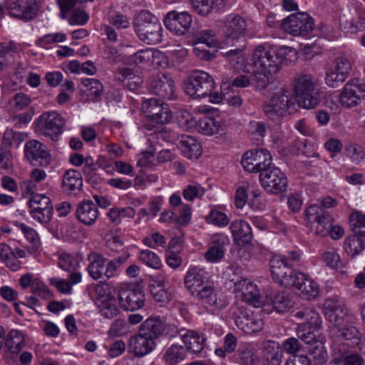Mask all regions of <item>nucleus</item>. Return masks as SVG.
<instances>
[{
    "mask_svg": "<svg viewBox=\"0 0 365 365\" xmlns=\"http://www.w3.org/2000/svg\"><path fill=\"white\" fill-rule=\"evenodd\" d=\"M204 194V188L197 183L187 185L182 192L183 197L188 201H192L195 198L201 197Z\"/></svg>",
    "mask_w": 365,
    "mask_h": 365,
    "instance_id": "obj_64",
    "label": "nucleus"
},
{
    "mask_svg": "<svg viewBox=\"0 0 365 365\" xmlns=\"http://www.w3.org/2000/svg\"><path fill=\"white\" fill-rule=\"evenodd\" d=\"M197 128L202 134L207 135H212L219 130V125L215 119L208 117L200 118L197 122Z\"/></svg>",
    "mask_w": 365,
    "mask_h": 365,
    "instance_id": "obj_56",
    "label": "nucleus"
},
{
    "mask_svg": "<svg viewBox=\"0 0 365 365\" xmlns=\"http://www.w3.org/2000/svg\"><path fill=\"white\" fill-rule=\"evenodd\" d=\"M175 88L174 81L170 76L165 73H159L153 76L149 86L150 93L168 100L175 98Z\"/></svg>",
    "mask_w": 365,
    "mask_h": 365,
    "instance_id": "obj_20",
    "label": "nucleus"
},
{
    "mask_svg": "<svg viewBox=\"0 0 365 365\" xmlns=\"http://www.w3.org/2000/svg\"><path fill=\"white\" fill-rule=\"evenodd\" d=\"M155 346V341L138 331L137 334L131 336L129 339L128 351L135 357L141 358L150 353Z\"/></svg>",
    "mask_w": 365,
    "mask_h": 365,
    "instance_id": "obj_24",
    "label": "nucleus"
},
{
    "mask_svg": "<svg viewBox=\"0 0 365 365\" xmlns=\"http://www.w3.org/2000/svg\"><path fill=\"white\" fill-rule=\"evenodd\" d=\"M273 309L278 313H284L294 305L292 296L286 291L276 292L271 301Z\"/></svg>",
    "mask_w": 365,
    "mask_h": 365,
    "instance_id": "obj_41",
    "label": "nucleus"
},
{
    "mask_svg": "<svg viewBox=\"0 0 365 365\" xmlns=\"http://www.w3.org/2000/svg\"><path fill=\"white\" fill-rule=\"evenodd\" d=\"M231 311L237 327L244 332H257L262 329L263 322L262 320L245 315L241 308L232 307Z\"/></svg>",
    "mask_w": 365,
    "mask_h": 365,
    "instance_id": "obj_26",
    "label": "nucleus"
},
{
    "mask_svg": "<svg viewBox=\"0 0 365 365\" xmlns=\"http://www.w3.org/2000/svg\"><path fill=\"white\" fill-rule=\"evenodd\" d=\"M206 222L218 227H225L229 224L230 220L227 215L215 209H212L205 217Z\"/></svg>",
    "mask_w": 365,
    "mask_h": 365,
    "instance_id": "obj_59",
    "label": "nucleus"
},
{
    "mask_svg": "<svg viewBox=\"0 0 365 365\" xmlns=\"http://www.w3.org/2000/svg\"><path fill=\"white\" fill-rule=\"evenodd\" d=\"M293 102L289 92L287 90H281L275 93L270 101L263 106V110L266 116L272 120L284 116L292 113L294 108Z\"/></svg>",
    "mask_w": 365,
    "mask_h": 365,
    "instance_id": "obj_10",
    "label": "nucleus"
},
{
    "mask_svg": "<svg viewBox=\"0 0 365 365\" xmlns=\"http://www.w3.org/2000/svg\"><path fill=\"white\" fill-rule=\"evenodd\" d=\"M98 210L91 200H83L80 202L76 210V215L77 219L82 224L86 226H92L94 225L98 217Z\"/></svg>",
    "mask_w": 365,
    "mask_h": 365,
    "instance_id": "obj_28",
    "label": "nucleus"
},
{
    "mask_svg": "<svg viewBox=\"0 0 365 365\" xmlns=\"http://www.w3.org/2000/svg\"><path fill=\"white\" fill-rule=\"evenodd\" d=\"M6 9L11 16L23 21H29L36 16V0H8Z\"/></svg>",
    "mask_w": 365,
    "mask_h": 365,
    "instance_id": "obj_19",
    "label": "nucleus"
},
{
    "mask_svg": "<svg viewBox=\"0 0 365 365\" xmlns=\"http://www.w3.org/2000/svg\"><path fill=\"white\" fill-rule=\"evenodd\" d=\"M324 307L329 311L326 313L329 321L333 323L337 330L347 324L349 310L341 302L329 299L326 300Z\"/></svg>",
    "mask_w": 365,
    "mask_h": 365,
    "instance_id": "obj_21",
    "label": "nucleus"
},
{
    "mask_svg": "<svg viewBox=\"0 0 365 365\" xmlns=\"http://www.w3.org/2000/svg\"><path fill=\"white\" fill-rule=\"evenodd\" d=\"M364 96V82L359 78H353L345 84L340 95L339 102L346 108H352L357 106Z\"/></svg>",
    "mask_w": 365,
    "mask_h": 365,
    "instance_id": "obj_15",
    "label": "nucleus"
},
{
    "mask_svg": "<svg viewBox=\"0 0 365 365\" xmlns=\"http://www.w3.org/2000/svg\"><path fill=\"white\" fill-rule=\"evenodd\" d=\"M58 264L60 268L67 272H72L79 266L78 259L67 252H63L59 255Z\"/></svg>",
    "mask_w": 365,
    "mask_h": 365,
    "instance_id": "obj_58",
    "label": "nucleus"
},
{
    "mask_svg": "<svg viewBox=\"0 0 365 365\" xmlns=\"http://www.w3.org/2000/svg\"><path fill=\"white\" fill-rule=\"evenodd\" d=\"M274 73H268L259 69H255L252 77V81L256 84V87L259 90H264L271 82L272 76Z\"/></svg>",
    "mask_w": 365,
    "mask_h": 365,
    "instance_id": "obj_60",
    "label": "nucleus"
},
{
    "mask_svg": "<svg viewBox=\"0 0 365 365\" xmlns=\"http://www.w3.org/2000/svg\"><path fill=\"white\" fill-rule=\"evenodd\" d=\"M163 22L165 26L171 32L177 36H183L189 31L192 19L186 11H171L165 15Z\"/></svg>",
    "mask_w": 365,
    "mask_h": 365,
    "instance_id": "obj_18",
    "label": "nucleus"
},
{
    "mask_svg": "<svg viewBox=\"0 0 365 365\" xmlns=\"http://www.w3.org/2000/svg\"><path fill=\"white\" fill-rule=\"evenodd\" d=\"M61 187L63 192L68 195H77L83 187L81 174L76 170H68L63 174Z\"/></svg>",
    "mask_w": 365,
    "mask_h": 365,
    "instance_id": "obj_30",
    "label": "nucleus"
},
{
    "mask_svg": "<svg viewBox=\"0 0 365 365\" xmlns=\"http://www.w3.org/2000/svg\"><path fill=\"white\" fill-rule=\"evenodd\" d=\"M307 344V352L309 365H322L328 360V354L324 344L317 337Z\"/></svg>",
    "mask_w": 365,
    "mask_h": 365,
    "instance_id": "obj_33",
    "label": "nucleus"
},
{
    "mask_svg": "<svg viewBox=\"0 0 365 365\" xmlns=\"http://www.w3.org/2000/svg\"><path fill=\"white\" fill-rule=\"evenodd\" d=\"M118 299L120 307L128 312L140 309L145 305L144 293L139 289L121 286L118 290Z\"/></svg>",
    "mask_w": 365,
    "mask_h": 365,
    "instance_id": "obj_17",
    "label": "nucleus"
},
{
    "mask_svg": "<svg viewBox=\"0 0 365 365\" xmlns=\"http://www.w3.org/2000/svg\"><path fill=\"white\" fill-rule=\"evenodd\" d=\"M130 256V253L125 251L118 257L109 260L106 264L104 272L106 278L110 279L116 276L120 271L121 267L128 261Z\"/></svg>",
    "mask_w": 365,
    "mask_h": 365,
    "instance_id": "obj_43",
    "label": "nucleus"
},
{
    "mask_svg": "<svg viewBox=\"0 0 365 365\" xmlns=\"http://www.w3.org/2000/svg\"><path fill=\"white\" fill-rule=\"evenodd\" d=\"M183 155L188 159H197L202 154V146L194 138L181 135L177 143Z\"/></svg>",
    "mask_w": 365,
    "mask_h": 365,
    "instance_id": "obj_35",
    "label": "nucleus"
},
{
    "mask_svg": "<svg viewBox=\"0 0 365 365\" xmlns=\"http://www.w3.org/2000/svg\"><path fill=\"white\" fill-rule=\"evenodd\" d=\"M293 93L299 106L312 109L321 101L317 81L311 74L300 73L296 74L292 81Z\"/></svg>",
    "mask_w": 365,
    "mask_h": 365,
    "instance_id": "obj_3",
    "label": "nucleus"
},
{
    "mask_svg": "<svg viewBox=\"0 0 365 365\" xmlns=\"http://www.w3.org/2000/svg\"><path fill=\"white\" fill-rule=\"evenodd\" d=\"M250 189L248 182H242L237 188L235 196V205L237 208L242 209L247 201V192Z\"/></svg>",
    "mask_w": 365,
    "mask_h": 365,
    "instance_id": "obj_62",
    "label": "nucleus"
},
{
    "mask_svg": "<svg viewBox=\"0 0 365 365\" xmlns=\"http://www.w3.org/2000/svg\"><path fill=\"white\" fill-rule=\"evenodd\" d=\"M192 8L200 16H205L211 13L219 0H190Z\"/></svg>",
    "mask_w": 365,
    "mask_h": 365,
    "instance_id": "obj_53",
    "label": "nucleus"
},
{
    "mask_svg": "<svg viewBox=\"0 0 365 365\" xmlns=\"http://www.w3.org/2000/svg\"><path fill=\"white\" fill-rule=\"evenodd\" d=\"M349 227L353 234L365 237V215L359 212L349 216Z\"/></svg>",
    "mask_w": 365,
    "mask_h": 365,
    "instance_id": "obj_50",
    "label": "nucleus"
},
{
    "mask_svg": "<svg viewBox=\"0 0 365 365\" xmlns=\"http://www.w3.org/2000/svg\"><path fill=\"white\" fill-rule=\"evenodd\" d=\"M26 137V135L22 132H16L7 128L4 133L1 145L9 149L13 146L18 148Z\"/></svg>",
    "mask_w": 365,
    "mask_h": 365,
    "instance_id": "obj_48",
    "label": "nucleus"
},
{
    "mask_svg": "<svg viewBox=\"0 0 365 365\" xmlns=\"http://www.w3.org/2000/svg\"><path fill=\"white\" fill-rule=\"evenodd\" d=\"M340 23L351 32H357L365 29V9L354 8L340 17Z\"/></svg>",
    "mask_w": 365,
    "mask_h": 365,
    "instance_id": "obj_27",
    "label": "nucleus"
},
{
    "mask_svg": "<svg viewBox=\"0 0 365 365\" xmlns=\"http://www.w3.org/2000/svg\"><path fill=\"white\" fill-rule=\"evenodd\" d=\"M193 42L204 44L209 48L215 47L217 43L215 31L212 29L197 31L193 35Z\"/></svg>",
    "mask_w": 365,
    "mask_h": 365,
    "instance_id": "obj_49",
    "label": "nucleus"
},
{
    "mask_svg": "<svg viewBox=\"0 0 365 365\" xmlns=\"http://www.w3.org/2000/svg\"><path fill=\"white\" fill-rule=\"evenodd\" d=\"M259 181L267 192L274 194L286 191L288 183L285 174L272 164L259 174Z\"/></svg>",
    "mask_w": 365,
    "mask_h": 365,
    "instance_id": "obj_13",
    "label": "nucleus"
},
{
    "mask_svg": "<svg viewBox=\"0 0 365 365\" xmlns=\"http://www.w3.org/2000/svg\"><path fill=\"white\" fill-rule=\"evenodd\" d=\"M165 329V324L160 317H150L140 324L138 331L155 341Z\"/></svg>",
    "mask_w": 365,
    "mask_h": 365,
    "instance_id": "obj_31",
    "label": "nucleus"
},
{
    "mask_svg": "<svg viewBox=\"0 0 365 365\" xmlns=\"http://www.w3.org/2000/svg\"><path fill=\"white\" fill-rule=\"evenodd\" d=\"M344 152L353 162L358 164L365 158L364 148L356 143H349L345 146Z\"/></svg>",
    "mask_w": 365,
    "mask_h": 365,
    "instance_id": "obj_57",
    "label": "nucleus"
},
{
    "mask_svg": "<svg viewBox=\"0 0 365 365\" xmlns=\"http://www.w3.org/2000/svg\"><path fill=\"white\" fill-rule=\"evenodd\" d=\"M155 130L154 131L155 135L158 139H162L163 141L174 143L178 141L180 135H177L174 132L163 125H156Z\"/></svg>",
    "mask_w": 365,
    "mask_h": 365,
    "instance_id": "obj_63",
    "label": "nucleus"
},
{
    "mask_svg": "<svg viewBox=\"0 0 365 365\" xmlns=\"http://www.w3.org/2000/svg\"><path fill=\"white\" fill-rule=\"evenodd\" d=\"M191 295L195 299L209 306H215L217 304V292L215 291L214 282L212 281L209 280Z\"/></svg>",
    "mask_w": 365,
    "mask_h": 365,
    "instance_id": "obj_38",
    "label": "nucleus"
},
{
    "mask_svg": "<svg viewBox=\"0 0 365 365\" xmlns=\"http://www.w3.org/2000/svg\"><path fill=\"white\" fill-rule=\"evenodd\" d=\"M338 336L346 341H349L353 346L360 344L361 342V334L359 330L353 325L346 324L337 330Z\"/></svg>",
    "mask_w": 365,
    "mask_h": 365,
    "instance_id": "obj_47",
    "label": "nucleus"
},
{
    "mask_svg": "<svg viewBox=\"0 0 365 365\" xmlns=\"http://www.w3.org/2000/svg\"><path fill=\"white\" fill-rule=\"evenodd\" d=\"M234 241L239 245H249L253 237L250 225L243 220H235L230 226Z\"/></svg>",
    "mask_w": 365,
    "mask_h": 365,
    "instance_id": "obj_29",
    "label": "nucleus"
},
{
    "mask_svg": "<svg viewBox=\"0 0 365 365\" xmlns=\"http://www.w3.org/2000/svg\"><path fill=\"white\" fill-rule=\"evenodd\" d=\"M235 285V291L238 292L242 300L249 304L258 307L261 304L260 292L257 286L247 279H242L235 281L232 279Z\"/></svg>",
    "mask_w": 365,
    "mask_h": 365,
    "instance_id": "obj_22",
    "label": "nucleus"
},
{
    "mask_svg": "<svg viewBox=\"0 0 365 365\" xmlns=\"http://www.w3.org/2000/svg\"><path fill=\"white\" fill-rule=\"evenodd\" d=\"M29 208H41L53 210L51 200L48 197L43 194H36L33 195L29 202Z\"/></svg>",
    "mask_w": 365,
    "mask_h": 365,
    "instance_id": "obj_61",
    "label": "nucleus"
},
{
    "mask_svg": "<svg viewBox=\"0 0 365 365\" xmlns=\"http://www.w3.org/2000/svg\"><path fill=\"white\" fill-rule=\"evenodd\" d=\"M187 351L182 345L173 344L163 354V358L168 365H178L186 359Z\"/></svg>",
    "mask_w": 365,
    "mask_h": 365,
    "instance_id": "obj_39",
    "label": "nucleus"
},
{
    "mask_svg": "<svg viewBox=\"0 0 365 365\" xmlns=\"http://www.w3.org/2000/svg\"><path fill=\"white\" fill-rule=\"evenodd\" d=\"M88 260L89 264L87 270L90 277L94 280L102 278L104 276L107 259L102 254L93 252L88 255Z\"/></svg>",
    "mask_w": 365,
    "mask_h": 365,
    "instance_id": "obj_37",
    "label": "nucleus"
},
{
    "mask_svg": "<svg viewBox=\"0 0 365 365\" xmlns=\"http://www.w3.org/2000/svg\"><path fill=\"white\" fill-rule=\"evenodd\" d=\"M24 344L25 340L23 334L16 329L11 330L5 339V346L12 354L19 353Z\"/></svg>",
    "mask_w": 365,
    "mask_h": 365,
    "instance_id": "obj_44",
    "label": "nucleus"
},
{
    "mask_svg": "<svg viewBox=\"0 0 365 365\" xmlns=\"http://www.w3.org/2000/svg\"><path fill=\"white\" fill-rule=\"evenodd\" d=\"M225 36L231 39H237L244 36L247 30V23L239 14H230L219 21Z\"/></svg>",
    "mask_w": 365,
    "mask_h": 365,
    "instance_id": "obj_23",
    "label": "nucleus"
},
{
    "mask_svg": "<svg viewBox=\"0 0 365 365\" xmlns=\"http://www.w3.org/2000/svg\"><path fill=\"white\" fill-rule=\"evenodd\" d=\"M262 354L265 365L281 364L283 353L279 343L274 341H264Z\"/></svg>",
    "mask_w": 365,
    "mask_h": 365,
    "instance_id": "obj_36",
    "label": "nucleus"
},
{
    "mask_svg": "<svg viewBox=\"0 0 365 365\" xmlns=\"http://www.w3.org/2000/svg\"><path fill=\"white\" fill-rule=\"evenodd\" d=\"M133 24L135 32L140 41L149 45L161 42L160 22L150 11H141L135 16Z\"/></svg>",
    "mask_w": 365,
    "mask_h": 365,
    "instance_id": "obj_4",
    "label": "nucleus"
},
{
    "mask_svg": "<svg viewBox=\"0 0 365 365\" xmlns=\"http://www.w3.org/2000/svg\"><path fill=\"white\" fill-rule=\"evenodd\" d=\"M363 237L352 234L348 236L344 242V250L348 255L354 257L359 255L365 247Z\"/></svg>",
    "mask_w": 365,
    "mask_h": 365,
    "instance_id": "obj_45",
    "label": "nucleus"
},
{
    "mask_svg": "<svg viewBox=\"0 0 365 365\" xmlns=\"http://www.w3.org/2000/svg\"><path fill=\"white\" fill-rule=\"evenodd\" d=\"M287 55L296 58L297 52L290 47L274 51L267 49L264 45H258L252 52L251 61L255 69L268 73H277L280 71L283 62L287 60Z\"/></svg>",
    "mask_w": 365,
    "mask_h": 365,
    "instance_id": "obj_2",
    "label": "nucleus"
},
{
    "mask_svg": "<svg viewBox=\"0 0 365 365\" xmlns=\"http://www.w3.org/2000/svg\"><path fill=\"white\" fill-rule=\"evenodd\" d=\"M82 86L86 88L88 97L92 101H96L103 92V86L101 82L96 78H85L81 82Z\"/></svg>",
    "mask_w": 365,
    "mask_h": 365,
    "instance_id": "obj_46",
    "label": "nucleus"
},
{
    "mask_svg": "<svg viewBox=\"0 0 365 365\" xmlns=\"http://www.w3.org/2000/svg\"><path fill=\"white\" fill-rule=\"evenodd\" d=\"M34 124L36 133L57 141L63 133L66 120L60 113L52 110L43 113L35 120Z\"/></svg>",
    "mask_w": 365,
    "mask_h": 365,
    "instance_id": "obj_6",
    "label": "nucleus"
},
{
    "mask_svg": "<svg viewBox=\"0 0 365 365\" xmlns=\"http://www.w3.org/2000/svg\"><path fill=\"white\" fill-rule=\"evenodd\" d=\"M294 317L304 322L299 323L296 330L297 336L304 343L312 342L317 337L315 331L322 327V319L319 314L312 307H304L297 311Z\"/></svg>",
    "mask_w": 365,
    "mask_h": 365,
    "instance_id": "obj_5",
    "label": "nucleus"
},
{
    "mask_svg": "<svg viewBox=\"0 0 365 365\" xmlns=\"http://www.w3.org/2000/svg\"><path fill=\"white\" fill-rule=\"evenodd\" d=\"M150 290L153 299L159 303L165 304L170 301L168 292L165 289L162 281H153Z\"/></svg>",
    "mask_w": 365,
    "mask_h": 365,
    "instance_id": "obj_52",
    "label": "nucleus"
},
{
    "mask_svg": "<svg viewBox=\"0 0 365 365\" xmlns=\"http://www.w3.org/2000/svg\"><path fill=\"white\" fill-rule=\"evenodd\" d=\"M214 78L207 72L193 71L184 81L183 89L187 95L194 99L209 98L212 103H218L223 99L222 94L215 91Z\"/></svg>",
    "mask_w": 365,
    "mask_h": 365,
    "instance_id": "obj_1",
    "label": "nucleus"
},
{
    "mask_svg": "<svg viewBox=\"0 0 365 365\" xmlns=\"http://www.w3.org/2000/svg\"><path fill=\"white\" fill-rule=\"evenodd\" d=\"M115 78L123 86L133 91H136L143 83V79L127 66L118 67Z\"/></svg>",
    "mask_w": 365,
    "mask_h": 365,
    "instance_id": "obj_34",
    "label": "nucleus"
},
{
    "mask_svg": "<svg viewBox=\"0 0 365 365\" xmlns=\"http://www.w3.org/2000/svg\"><path fill=\"white\" fill-rule=\"evenodd\" d=\"M269 269L272 279L280 286L294 287L297 282L303 278V272L284 264L279 257H272L269 261Z\"/></svg>",
    "mask_w": 365,
    "mask_h": 365,
    "instance_id": "obj_8",
    "label": "nucleus"
},
{
    "mask_svg": "<svg viewBox=\"0 0 365 365\" xmlns=\"http://www.w3.org/2000/svg\"><path fill=\"white\" fill-rule=\"evenodd\" d=\"M138 259L153 269H159L161 267V260L158 255L149 250H141L138 255Z\"/></svg>",
    "mask_w": 365,
    "mask_h": 365,
    "instance_id": "obj_55",
    "label": "nucleus"
},
{
    "mask_svg": "<svg viewBox=\"0 0 365 365\" xmlns=\"http://www.w3.org/2000/svg\"><path fill=\"white\" fill-rule=\"evenodd\" d=\"M141 110L147 118L145 125L149 130L154 129L156 125H164L172 119V113L168 105L154 98L144 101Z\"/></svg>",
    "mask_w": 365,
    "mask_h": 365,
    "instance_id": "obj_7",
    "label": "nucleus"
},
{
    "mask_svg": "<svg viewBox=\"0 0 365 365\" xmlns=\"http://www.w3.org/2000/svg\"><path fill=\"white\" fill-rule=\"evenodd\" d=\"M179 334L187 352L198 354L204 349L206 339L202 333L192 329H182Z\"/></svg>",
    "mask_w": 365,
    "mask_h": 365,
    "instance_id": "obj_25",
    "label": "nucleus"
},
{
    "mask_svg": "<svg viewBox=\"0 0 365 365\" xmlns=\"http://www.w3.org/2000/svg\"><path fill=\"white\" fill-rule=\"evenodd\" d=\"M294 288L299 290L307 299L316 298L319 291L318 284L304 273H303L302 279L297 282Z\"/></svg>",
    "mask_w": 365,
    "mask_h": 365,
    "instance_id": "obj_40",
    "label": "nucleus"
},
{
    "mask_svg": "<svg viewBox=\"0 0 365 365\" xmlns=\"http://www.w3.org/2000/svg\"><path fill=\"white\" fill-rule=\"evenodd\" d=\"M351 70V63L346 56L336 57L334 63V67L327 71L326 83L329 87H339L348 78Z\"/></svg>",
    "mask_w": 365,
    "mask_h": 365,
    "instance_id": "obj_16",
    "label": "nucleus"
},
{
    "mask_svg": "<svg viewBox=\"0 0 365 365\" xmlns=\"http://www.w3.org/2000/svg\"><path fill=\"white\" fill-rule=\"evenodd\" d=\"M241 163L245 170L261 174L264 170L272 164V157L266 149L250 150L244 153Z\"/></svg>",
    "mask_w": 365,
    "mask_h": 365,
    "instance_id": "obj_12",
    "label": "nucleus"
},
{
    "mask_svg": "<svg viewBox=\"0 0 365 365\" xmlns=\"http://www.w3.org/2000/svg\"><path fill=\"white\" fill-rule=\"evenodd\" d=\"M25 159L34 166H47L51 155L47 146L37 140H29L24 144Z\"/></svg>",
    "mask_w": 365,
    "mask_h": 365,
    "instance_id": "obj_14",
    "label": "nucleus"
},
{
    "mask_svg": "<svg viewBox=\"0 0 365 365\" xmlns=\"http://www.w3.org/2000/svg\"><path fill=\"white\" fill-rule=\"evenodd\" d=\"M162 53L153 48L141 49L136 51L130 57V61L140 66H148L153 63L155 58H159Z\"/></svg>",
    "mask_w": 365,
    "mask_h": 365,
    "instance_id": "obj_42",
    "label": "nucleus"
},
{
    "mask_svg": "<svg viewBox=\"0 0 365 365\" xmlns=\"http://www.w3.org/2000/svg\"><path fill=\"white\" fill-rule=\"evenodd\" d=\"M314 26V19L306 12L292 14L280 23L282 31L294 36L309 35Z\"/></svg>",
    "mask_w": 365,
    "mask_h": 365,
    "instance_id": "obj_9",
    "label": "nucleus"
},
{
    "mask_svg": "<svg viewBox=\"0 0 365 365\" xmlns=\"http://www.w3.org/2000/svg\"><path fill=\"white\" fill-rule=\"evenodd\" d=\"M238 360L242 365H257V356L247 344L240 345L237 349Z\"/></svg>",
    "mask_w": 365,
    "mask_h": 365,
    "instance_id": "obj_51",
    "label": "nucleus"
},
{
    "mask_svg": "<svg viewBox=\"0 0 365 365\" xmlns=\"http://www.w3.org/2000/svg\"><path fill=\"white\" fill-rule=\"evenodd\" d=\"M208 279L209 277L205 271L197 267H192L186 272L184 277V284L187 292L192 294L207 282Z\"/></svg>",
    "mask_w": 365,
    "mask_h": 365,
    "instance_id": "obj_32",
    "label": "nucleus"
},
{
    "mask_svg": "<svg viewBox=\"0 0 365 365\" xmlns=\"http://www.w3.org/2000/svg\"><path fill=\"white\" fill-rule=\"evenodd\" d=\"M305 220L311 227H314V233L321 236L329 235L330 227L333 224L331 215L322 208L319 205H312L304 212Z\"/></svg>",
    "mask_w": 365,
    "mask_h": 365,
    "instance_id": "obj_11",
    "label": "nucleus"
},
{
    "mask_svg": "<svg viewBox=\"0 0 365 365\" xmlns=\"http://www.w3.org/2000/svg\"><path fill=\"white\" fill-rule=\"evenodd\" d=\"M226 60L236 69H241L245 61L243 51L240 48L231 49L222 53Z\"/></svg>",
    "mask_w": 365,
    "mask_h": 365,
    "instance_id": "obj_54",
    "label": "nucleus"
}]
</instances>
